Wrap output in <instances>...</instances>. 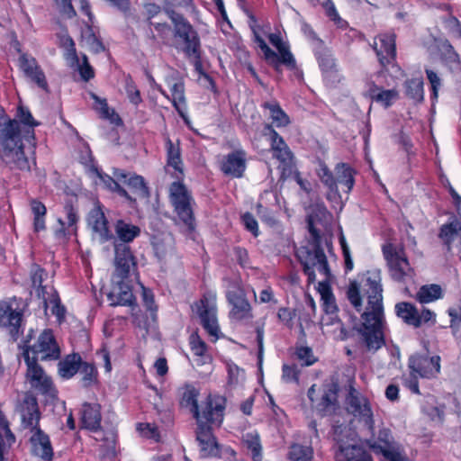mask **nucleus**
Listing matches in <instances>:
<instances>
[{"instance_id":"38","label":"nucleus","mask_w":461,"mask_h":461,"mask_svg":"<svg viewBox=\"0 0 461 461\" xmlns=\"http://www.w3.org/2000/svg\"><path fill=\"white\" fill-rule=\"evenodd\" d=\"M77 373H79V384L82 388L89 389L98 386L99 373L95 363L83 360Z\"/></svg>"},{"instance_id":"8","label":"nucleus","mask_w":461,"mask_h":461,"mask_svg":"<svg viewBox=\"0 0 461 461\" xmlns=\"http://www.w3.org/2000/svg\"><path fill=\"white\" fill-rule=\"evenodd\" d=\"M370 438L366 439V446L375 455H382L388 461H405L400 452V445L395 440L391 429L379 425L377 429H367Z\"/></svg>"},{"instance_id":"44","label":"nucleus","mask_w":461,"mask_h":461,"mask_svg":"<svg viewBox=\"0 0 461 461\" xmlns=\"http://www.w3.org/2000/svg\"><path fill=\"white\" fill-rule=\"evenodd\" d=\"M261 108L269 111L272 122L277 128L286 127L290 124L291 121L288 114L282 109L280 104L276 100L264 102L261 104Z\"/></svg>"},{"instance_id":"12","label":"nucleus","mask_w":461,"mask_h":461,"mask_svg":"<svg viewBox=\"0 0 461 461\" xmlns=\"http://www.w3.org/2000/svg\"><path fill=\"white\" fill-rule=\"evenodd\" d=\"M32 353L37 361H54L60 358L61 351L51 329L43 330L32 345H25L23 353Z\"/></svg>"},{"instance_id":"62","label":"nucleus","mask_w":461,"mask_h":461,"mask_svg":"<svg viewBox=\"0 0 461 461\" xmlns=\"http://www.w3.org/2000/svg\"><path fill=\"white\" fill-rule=\"evenodd\" d=\"M425 73L430 84V99L432 104H434L436 102H438V91L442 85L441 79L438 77V75L432 69L426 68Z\"/></svg>"},{"instance_id":"61","label":"nucleus","mask_w":461,"mask_h":461,"mask_svg":"<svg viewBox=\"0 0 461 461\" xmlns=\"http://www.w3.org/2000/svg\"><path fill=\"white\" fill-rule=\"evenodd\" d=\"M125 92L129 101L132 104L138 106L142 103L140 91L138 89L137 85L131 76H129L125 80Z\"/></svg>"},{"instance_id":"11","label":"nucleus","mask_w":461,"mask_h":461,"mask_svg":"<svg viewBox=\"0 0 461 461\" xmlns=\"http://www.w3.org/2000/svg\"><path fill=\"white\" fill-rule=\"evenodd\" d=\"M225 296L230 306L228 317L230 321L245 322L253 319V308L240 281L231 283Z\"/></svg>"},{"instance_id":"19","label":"nucleus","mask_w":461,"mask_h":461,"mask_svg":"<svg viewBox=\"0 0 461 461\" xmlns=\"http://www.w3.org/2000/svg\"><path fill=\"white\" fill-rule=\"evenodd\" d=\"M196 423L197 429L195 434L200 448V456L203 458L220 456L221 448L213 434V424L205 420L196 421ZM214 426L219 427L217 424H214Z\"/></svg>"},{"instance_id":"55","label":"nucleus","mask_w":461,"mask_h":461,"mask_svg":"<svg viewBox=\"0 0 461 461\" xmlns=\"http://www.w3.org/2000/svg\"><path fill=\"white\" fill-rule=\"evenodd\" d=\"M247 448L251 452V458L253 461L262 460V446L260 438L258 434L248 433L245 440Z\"/></svg>"},{"instance_id":"1","label":"nucleus","mask_w":461,"mask_h":461,"mask_svg":"<svg viewBox=\"0 0 461 461\" xmlns=\"http://www.w3.org/2000/svg\"><path fill=\"white\" fill-rule=\"evenodd\" d=\"M382 272L378 268L366 270L359 282L349 284L347 297L354 309L360 312L363 295L367 303L361 314V322L357 329L359 339L366 351L375 353L385 345L386 320L383 303Z\"/></svg>"},{"instance_id":"39","label":"nucleus","mask_w":461,"mask_h":461,"mask_svg":"<svg viewBox=\"0 0 461 461\" xmlns=\"http://www.w3.org/2000/svg\"><path fill=\"white\" fill-rule=\"evenodd\" d=\"M30 209L32 215V229L35 233H39L47 229V207L39 199L30 200Z\"/></svg>"},{"instance_id":"43","label":"nucleus","mask_w":461,"mask_h":461,"mask_svg":"<svg viewBox=\"0 0 461 461\" xmlns=\"http://www.w3.org/2000/svg\"><path fill=\"white\" fill-rule=\"evenodd\" d=\"M395 313L406 324L415 328L420 327V321L418 318V309L414 304L409 302H400L395 304Z\"/></svg>"},{"instance_id":"31","label":"nucleus","mask_w":461,"mask_h":461,"mask_svg":"<svg viewBox=\"0 0 461 461\" xmlns=\"http://www.w3.org/2000/svg\"><path fill=\"white\" fill-rule=\"evenodd\" d=\"M113 175L119 181H123L133 194L140 198L149 197V189L143 176L137 174H129L123 169L113 168Z\"/></svg>"},{"instance_id":"16","label":"nucleus","mask_w":461,"mask_h":461,"mask_svg":"<svg viewBox=\"0 0 461 461\" xmlns=\"http://www.w3.org/2000/svg\"><path fill=\"white\" fill-rule=\"evenodd\" d=\"M348 411L358 419L366 429H373L374 413L369 400L362 395L353 385L349 386L346 397Z\"/></svg>"},{"instance_id":"6","label":"nucleus","mask_w":461,"mask_h":461,"mask_svg":"<svg viewBox=\"0 0 461 461\" xmlns=\"http://www.w3.org/2000/svg\"><path fill=\"white\" fill-rule=\"evenodd\" d=\"M407 367L409 373L402 375V385L420 395L419 380L438 378L441 372V357L438 355L430 356L428 352H415L408 357Z\"/></svg>"},{"instance_id":"56","label":"nucleus","mask_w":461,"mask_h":461,"mask_svg":"<svg viewBox=\"0 0 461 461\" xmlns=\"http://www.w3.org/2000/svg\"><path fill=\"white\" fill-rule=\"evenodd\" d=\"M141 297L144 307L149 312L151 319L156 321L158 307L155 302V296L151 289L141 285Z\"/></svg>"},{"instance_id":"22","label":"nucleus","mask_w":461,"mask_h":461,"mask_svg":"<svg viewBox=\"0 0 461 461\" xmlns=\"http://www.w3.org/2000/svg\"><path fill=\"white\" fill-rule=\"evenodd\" d=\"M195 306L203 328L210 337L213 338L212 341L215 342L220 338L221 332L216 315V306L209 303V299L206 295H203L195 303Z\"/></svg>"},{"instance_id":"37","label":"nucleus","mask_w":461,"mask_h":461,"mask_svg":"<svg viewBox=\"0 0 461 461\" xmlns=\"http://www.w3.org/2000/svg\"><path fill=\"white\" fill-rule=\"evenodd\" d=\"M23 422L25 427L30 428L32 432L36 431L40 427L41 412L35 398L25 401V407L22 413Z\"/></svg>"},{"instance_id":"25","label":"nucleus","mask_w":461,"mask_h":461,"mask_svg":"<svg viewBox=\"0 0 461 461\" xmlns=\"http://www.w3.org/2000/svg\"><path fill=\"white\" fill-rule=\"evenodd\" d=\"M18 67L24 76L42 90L48 91L46 76L36 59L27 53H22L18 59Z\"/></svg>"},{"instance_id":"54","label":"nucleus","mask_w":461,"mask_h":461,"mask_svg":"<svg viewBox=\"0 0 461 461\" xmlns=\"http://www.w3.org/2000/svg\"><path fill=\"white\" fill-rule=\"evenodd\" d=\"M169 200L171 204L179 201L193 200L191 193L188 191L182 179H176L169 186Z\"/></svg>"},{"instance_id":"36","label":"nucleus","mask_w":461,"mask_h":461,"mask_svg":"<svg viewBox=\"0 0 461 461\" xmlns=\"http://www.w3.org/2000/svg\"><path fill=\"white\" fill-rule=\"evenodd\" d=\"M193 200L179 201L172 203L174 212L176 213L179 220L187 228L189 232L195 230V217L191 204Z\"/></svg>"},{"instance_id":"41","label":"nucleus","mask_w":461,"mask_h":461,"mask_svg":"<svg viewBox=\"0 0 461 461\" xmlns=\"http://www.w3.org/2000/svg\"><path fill=\"white\" fill-rule=\"evenodd\" d=\"M404 94L415 104L424 102V81L422 77L408 78L404 81Z\"/></svg>"},{"instance_id":"26","label":"nucleus","mask_w":461,"mask_h":461,"mask_svg":"<svg viewBox=\"0 0 461 461\" xmlns=\"http://www.w3.org/2000/svg\"><path fill=\"white\" fill-rule=\"evenodd\" d=\"M363 95L387 109L399 98V92L395 88L384 89L375 81L366 80V91Z\"/></svg>"},{"instance_id":"29","label":"nucleus","mask_w":461,"mask_h":461,"mask_svg":"<svg viewBox=\"0 0 461 461\" xmlns=\"http://www.w3.org/2000/svg\"><path fill=\"white\" fill-rule=\"evenodd\" d=\"M32 453L44 461H52L54 456L50 438L41 428H36L30 438Z\"/></svg>"},{"instance_id":"30","label":"nucleus","mask_w":461,"mask_h":461,"mask_svg":"<svg viewBox=\"0 0 461 461\" xmlns=\"http://www.w3.org/2000/svg\"><path fill=\"white\" fill-rule=\"evenodd\" d=\"M127 279H121L114 285L108 294L111 305H122L136 307V298L132 293L131 286L126 283Z\"/></svg>"},{"instance_id":"64","label":"nucleus","mask_w":461,"mask_h":461,"mask_svg":"<svg viewBox=\"0 0 461 461\" xmlns=\"http://www.w3.org/2000/svg\"><path fill=\"white\" fill-rule=\"evenodd\" d=\"M232 254L237 264L243 269L252 268L249 251L241 246H234Z\"/></svg>"},{"instance_id":"42","label":"nucleus","mask_w":461,"mask_h":461,"mask_svg":"<svg viewBox=\"0 0 461 461\" xmlns=\"http://www.w3.org/2000/svg\"><path fill=\"white\" fill-rule=\"evenodd\" d=\"M29 277L32 287L36 290L39 297H44L48 294L47 286L43 285V281L48 277V272L44 267L37 263H32L29 268Z\"/></svg>"},{"instance_id":"28","label":"nucleus","mask_w":461,"mask_h":461,"mask_svg":"<svg viewBox=\"0 0 461 461\" xmlns=\"http://www.w3.org/2000/svg\"><path fill=\"white\" fill-rule=\"evenodd\" d=\"M170 89V101L173 107L183 119H185L186 102L185 96V83L178 76H170L166 78Z\"/></svg>"},{"instance_id":"48","label":"nucleus","mask_w":461,"mask_h":461,"mask_svg":"<svg viewBox=\"0 0 461 461\" xmlns=\"http://www.w3.org/2000/svg\"><path fill=\"white\" fill-rule=\"evenodd\" d=\"M116 177L113 176H111L110 175L106 174V173H103L102 175H100V177L99 179L102 181V183L104 184V187L109 190L110 192L112 193H114L116 194H118L120 197H122L124 198L125 200H127L130 203H136V199L133 198L127 191L125 188H123L119 183L118 181L115 179Z\"/></svg>"},{"instance_id":"35","label":"nucleus","mask_w":461,"mask_h":461,"mask_svg":"<svg viewBox=\"0 0 461 461\" xmlns=\"http://www.w3.org/2000/svg\"><path fill=\"white\" fill-rule=\"evenodd\" d=\"M83 362L82 357L79 353H72L65 356L58 363V373L63 379H71L80 369Z\"/></svg>"},{"instance_id":"60","label":"nucleus","mask_w":461,"mask_h":461,"mask_svg":"<svg viewBox=\"0 0 461 461\" xmlns=\"http://www.w3.org/2000/svg\"><path fill=\"white\" fill-rule=\"evenodd\" d=\"M86 41L90 46L91 50L95 53L104 51L105 50V47L100 37L95 33L93 24L86 23Z\"/></svg>"},{"instance_id":"46","label":"nucleus","mask_w":461,"mask_h":461,"mask_svg":"<svg viewBox=\"0 0 461 461\" xmlns=\"http://www.w3.org/2000/svg\"><path fill=\"white\" fill-rule=\"evenodd\" d=\"M461 231V223L457 221L443 224L439 229L438 238L442 240L446 249L449 252L452 243Z\"/></svg>"},{"instance_id":"17","label":"nucleus","mask_w":461,"mask_h":461,"mask_svg":"<svg viewBox=\"0 0 461 461\" xmlns=\"http://www.w3.org/2000/svg\"><path fill=\"white\" fill-rule=\"evenodd\" d=\"M0 329L6 331L13 342L23 333V311L13 308L7 302L0 303Z\"/></svg>"},{"instance_id":"24","label":"nucleus","mask_w":461,"mask_h":461,"mask_svg":"<svg viewBox=\"0 0 461 461\" xmlns=\"http://www.w3.org/2000/svg\"><path fill=\"white\" fill-rule=\"evenodd\" d=\"M313 38L316 40L315 46L313 48V54L317 60L318 66L321 71L323 77L338 76V67L336 59L333 54L324 41L320 39L314 32Z\"/></svg>"},{"instance_id":"3","label":"nucleus","mask_w":461,"mask_h":461,"mask_svg":"<svg viewBox=\"0 0 461 461\" xmlns=\"http://www.w3.org/2000/svg\"><path fill=\"white\" fill-rule=\"evenodd\" d=\"M308 231L311 239L308 241V246H301L296 250V258L303 267V272L307 276L308 285L314 284L316 281V275L314 267L317 268L320 274L329 278L331 275L330 268L324 249L322 248V237L320 230H318L313 223L312 218L308 220Z\"/></svg>"},{"instance_id":"53","label":"nucleus","mask_w":461,"mask_h":461,"mask_svg":"<svg viewBox=\"0 0 461 461\" xmlns=\"http://www.w3.org/2000/svg\"><path fill=\"white\" fill-rule=\"evenodd\" d=\"M417 297L420 303H428L435 300L443 297V291L439 285L432 284L422 285L418 294Z\"/></svg>"},{"instance_id":"50","label":"nucleus","mask_w":461,"mask_h":461,"mask_svg":"<svg viewBox=\"0 0 461 461\" xmlns=\"http://www.w3.org/2000/svg\"><path fill=\"white\" fill-rule=\"evenodd\" d=\"M441 60L448 65H459L460 59L453 45L448 40H442L438 45Z\"/></svg>"},{"instance_id":"27","label":"nucleus","mask_w":461,"mask_h":461,"mask_svg":"<svg viewBox=\"0 0 461 461\" xmlns=\"http://www.w3.org/2000/svg\"><path fill=\"white\" fill-rule=\"evenodd\" d=\"M102 407L97 402H84L80 410V429L90 432H97L102 429Z\"/></svg>"},{"instance_id":"7","label":"nucleus","mask_w":461,"mask_h":461,"mask_svg":"<svg viewBox=\"0 0 461 461\" xmlns=\"http://www.w3.org/2000/svg\"><path fill=\"white\" fill-rule=\"evenodd\" d=\"M357 170L348 163L339 162L334 167V173L324 163L321 162L317 169V176L321 182L327 187V199L339 202L341 200L339 185L342 191L348 194L354 185Z\"/></svg>"},{"instance_id":"40","label":"nucleus","mask_w":461,"mask_h":461,"mask_svg":"<svg viewBox=\"0 0 461 461\" xmlns=\"http://www.w3.org/2000/svg\"><path fill=\"white\" fill-rule=\"evenodd\" d=\"M91 98L94 100L93 108L101 119L108 120L117 125L122 123L119 114L114 111V109L109 107L105 98H101L95 93H91Z\"/></svg>"},{"instance_id":"13","label":"nucleus","mask_w":461,"mask_h":461,"mask_svg":"<svg viewBox=\"0 0 461 461\" xmlns=\"http://www.w3.org/2000/svg\"><path fill=\"white\" fill-rule=\"evenodd\" d=\"M373 49L381 67L376 76L382 77L388 72L390 65L393 66L396 63V34L394 32L378 34L375 38Z\"/></svg>"},{"instance_id":"57","label":"nucleus","mask_w":461,"mask_h":461,"mask_svg":"<svg viewBox=\"0 0 461 461\" xmlns=\"http://www.w3.org/2000/svg\"><path fill=\"white\" fill-rule=\"evenodd\" d=\"M301 370L296 364H284L282 366V379L287 384L300 383Z\"/></svg>"},{"instance_id":"45","label":"nucleus","mask_w":461,"mask_h":461,"mask_svg":"<svg viewBox=\"0 0 461 461\" xmlns=\"http://www.w3.org/2000/svg\"><path fill=\"white\" fill-rule=\"evenodd\" d=\"M59 46L63 49V57L68 62L69 66H73L77 64L78 55L76 49V43L73 38L68 34H59Z\"/></svg>"},{"instance_id":"20","label":"nucleus","mask_w":461,"mask_h":461,"mask_svg":"<svg viewBox=\"0 0 461 461\" xmlns=\"http://www.w3.org/2000/svg\"><path fill=\"white\" fill-rule=\"evenodd\" d=\"M247 157L248 153L244 149H235L222 156L219 161V169L226 176L241 178L247 170Z\"/></svg>"},{"instance_id":"49","label":"nucleus","mask_w":461,"mask_h":461,"mask_svg":"<svg viewBox=\"0 0 461 461\" xmlns=\"http://www.w3.org/2000/svg\"><path fill=\"white\" fill-rule=\"evenodd\" d=\"M287 458L289 461H312L313 449L311 446L294 443L289 447Z\"/></svg>"},{"instance_id":"4","label":"nucleus","mask_w":461,"mask_h":461,"mask_svg":"<svg viewBox=\"0 0 461 461\" xmlns=\"http://www.w3.org/2000/svg\"><path fill=\"white\" fill-rule=\"evenodd\" d=\"M165 14L174 25V46L194 63L196 69L202 68V45L198 32L182 14L171 8H166Z\"/></svg>"},{"instance_id":"23","label":"nucleus","mask_w":461,"mask_h":461,"mask_svg":"<svg viewBox=\"0 0 461 461\" xmlns=\"http://www.w3.org/2000/svg\"><path fill=\"white\" fill-rule=\"evenodd\" d=\"M113 249L115 275L120 279H129L131 271L137 269V258L130 245L116 242Z\"/></svg>"},{"instance_id":"58","label":"nucleus","mask_w":461,"mask_h":461,"mask_svg":"<svg viewBox=\"0 0 461 461\" xmlns=\"http://www.w3.org/2000/svg\"><path fill=\"white\" fill-rule=\"evenodd\" d=\"M296 358L301 361L303 366H310L315 364L318 358L313 355L312 348L300 346L295 348Z\"/></svg>"},{"instance_id":"51","label":"nucleus","mask_w":461,"mask_h":461,"mask_svg":"<svg viewBox=\"0 0 461 461\" xmlns=\"http://www.w3.org/2000/svg\"><path fill=\"white\" fill-rule=\"evenodd\" d=\"M157 35H155L152 32L150 33V39L155 41H157V37L160 41L162 45L172 46L171 44V37H174V26L172 27L167 23H155L151 24Z\"/></svg>"},{"instance_id":"63","label":"nucleus","mask_w":461,"mask_h":461,"mask_svg":"<svg viewBox=\"0 0 461 461\" xmlns=\"http://www.w3.org/2000/svg\"><path fill=\"white\" fill-rule=\"evenodd\" d=\"M82 58V63H79V60L77 61V64H75L71 66L72 68H77V71L81 77V78L87 82L95 77V70L93 67L90 65L88 61V58L86 54L81 55Z\"/></svg>"},{"instance_id":"21","label":"nucleus","mask_w":461,"mask_h":461,"mask_svg":"<svg viewBox=\"0 0 461 461\" xmlns=\"http://www.w3.org/2000/svg\"><path fill=\"white\" fill-rule=\"evenodd\" d=\"M166 170L176 179L184 178V161L180 140L173 141L168 134L164 135Z\"/></svg>"},{"instance_id":"14","label":"nucleus","mask_w":461,"mask_h":461,"mask_svg":"<svg viewBox=\"0 0 461 461\" xmlns=\"http://www.w3.org/2000/svg\"><path fill=\"white\" fill-rule=\"evenodd\" d=\"M339 385L332 383L323 390L321 397L317 394V385L312 384L307 392V397L310 401L311 408L320 416L324 417L335 412L338 408Z\"/></svg>"},{"instance_id":"5","label":"nucleus","mask_w":461,"mask_h":461,"mask_svg":"<svg viewBox=\"0 0 461 461\" xmlns=\"http://www.w3.org/2000/svg\"><path fill=\"white\" fill-rule=\"evenodd\" d=\"M199 390L191 384H185L180 389L179 404L188 408L196 421L207 420L212 424L221 426L224 419L226 398L220 395L209 394L203 403L202 411L198 405Z\"/></svg>"},{"instance_id":"18","label":"nucleus","mask_w":461,"mask_h":461,"mask_svg":"<svg viewBox=\"0 0 461 461\" xmlns=\"http://www.w3.org/2000/svg\"><path fill=\"white\" fill-rule=\"evenodd\" d=\"M267 38L269 42L277 50L276 57H269V66L278 74L283 73V66L288 70L297 71L296 59L291 52L289 45L283 41L280 34L270 33Z\"/></svg>"},{"instance_id":"47","label":"nucleus","mask_w":461,"mask_h":461,"mask_svg":"<svg viewBox=\"0 0 461 461\" xmlns=\"http://www.w3.org/2000/svg\"><path fill=\"white\" fill-rule=\"evenodd\" d=\"M47 294H49L48 297H46V294L44 297H41L45 308H47L49 305H51V313L56 316L59 321H64L67 311L66 307L61 303V299L58 291L52 287L50 294L48 293Z\"/></svg>"},{"instance_id":"32","label":"nucleus","mask_w":461,"mask_h":461,"mask_svg":"<svg viewBox=\"0 0 461 461\" xmlns=\"http://www.w3.org/2000/svg\"><path fill=\"white\" fill-rule=\"evenodd\" d=\"M89 221L93 230L98 235L101 243H106L114 240V234L110 229L109 221L101 208L91 212Z\"/></svg>"},{"instance_id":"59","label":"nucleus","mask_w":461,"mask_h":461,"mask_svg":"<svg viewBox=\"0 0 461 461\" xmlns=\"http://www.w3.org/2000/svg\"><path fill=\"white\" fill-rule=\"evenodd\" d=\"M189 346L191 351L196 357H204L208 350L207 344L201 339L197 331L189 336Z\"/></svg>"},{"instance_id":"10","label":"nucleus","mask_w":461,"mask_h":461,"mask_svg":"<svg viewBox=\"0 0 461 461\" xmlns=\"http://www.w3.org/2000/svg\"><path fill=\"white\" fill-rule=\"evenodd\" d=\"M23 357L27 366L25 377L32 389L47 399L55 400L58 397V390L52 378L45 373L35 357H31L26 351L23 353Z\"/></svg>"},{"instance_id":"33","label":"nucleus","mask_w":461,"mask_h":461,"mask_svg":"<svg viewBox=\"0 0 461 461\" xmlns=\"http://www.w3.org/2000/svg\"><path fill=\"white\" fill-rule=\"evenodd\" d=\"M114 240H112L113 248L116 242L130 245L140 235L141 230L138 225L119 219L114 223Z\"/></svg>"},{"instance_id":"2","label":"nucleus","mask_w":461,"mask_h":461,"mask_svg":"<svg viewBox=\"0 0 461 461\" xmlns=\"http://www.w3.org/2000/svg\"><path fill=\"white\" fill-rule=\"evenodd\" d=\"M39 124L26 106L19 105L14 118L0 106V159L10 168L30 169L23 139L34 140Z\"/></svg>"},{"instance_id":"52","label":"nucleus","mask_w":461,"mask_h":461,"mask_svg":"<svg viewBox=\"0 0 461 461\" xmlns=\"http://www.w3.org/2000/svg\"><path fill=\"white\" fill-rule=\"evenodd\" d=\"M249 17V27L253 32V41L258 44V48L262 50L264 54V59L266 62L269 65V57H276V51H274L265 41V40L259 35L257 31V18L255 15L250 14Z\"/></svg>"},{"instance_id":"15","label":"nucleus","mask_w":461,"mask_h":461,"mask_svg":"<svg viewBox=\"0 0 461 461\" xmlns=\"http://www.w3.org/2000/svg\"><path fill=\"white\" fill-rule=\"evenodd\" d=\"M382 252L391 278L396 282H402L406 276V268L410 267L404 249H398L393 243L387 242L382 246Z\"/></svg>"},{"instance_id":"34","label":"nucleus","mask_w":461,"mask_h":461,"mask_svg":"<svg viewBox=\"0 0 461 461\" xmlns=\"http://www.w3.org/2000/svg\"><path fill=\"white\" fill-rule=\"evenodd\" d=\"M273 157L279 162V169L281 171V178L286 179L292 176L294 171L295 164L294 161V154L288 146L278 148L271 150Z\"/></svg>"},{"instance_id":"9","label":"nucleus","mask_w":461,"mask_h":461,"mask_svg":"<svg viewBox=\"0 0 461 461\" xmlns=\"http://www.w3.org/2000/svg\"><path fill=\"white\" fill-rule=\"evenodd\" d=\"M351 431L347 426L334 427L333 439L336 443L335 461H374L372 455L363 447L353 444Z\"/></svg>"}]
</instances>
